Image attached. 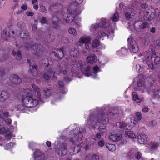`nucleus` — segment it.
Segmentation results:
<instances>
[{
  "instance_id": "obj_1",
  "label": "nucleus",
  "mask_w": 160,
  "mask_h": 160,
  "mask_svg": "<svg viewBox=\"0 0 160 160\" xmlns=\"http://www.w3.org/2000/svg\"><path fill=\"white\" fill-rule=\"evenodd\" d=\"M109 119L106 117L105 114L103 112L99 113L97 116L93 114H90L89 116L88 124L91 126H94L98 122L101 124L98 128L99 131L103 134L107 131L106 127L105 125L109 122Z\"/></svg>"
},
{
  "instance_id": "obj_2",
  "label": "nucleus",
  "mask_w": 160,
  "mask_h": 160,
  "mask_svg": "<svg viewBox=\"0 0 160 160\" xmlns=\"http://www.w3.org/2000/svg\"><path fill=\"white\" fill-rule=\"evenodd\" d=\"M25 46L28 50L30 49L33 50L34 57L37 59L39 58L43 53V47L40 44L32 45L31 43H26Z\"/></svg>"
},
{
  "instance_id": "obj_3",
  "label": "nucleus",
  "mask_w": 160,
  "mask_h": 160,
  "mask_svg": "<svg viewBox=\"0 0 160 160\" xmlns=\"http://www.w3.org/2000/svg\"><path fill=\"white\" fill-rule=\"evenodd\" d=\"M22 101V103L26 105L28 108L36 106L38 103L37 99H33L31 97L26 95L23 96Z\"/></svg>"
},
{
  "instance_id": "obj_4",
  "label": "nucleus",
  "mask_w": 160,
  "mask_h": 160,
  "mask_svg": "<svg viewBox=\"0 0 160 160\" xmlns=\"http://www.w3.org/2000/svg\"><path fill=\"white\" fill-rule=\"evenodd\" d=\"M81 11L76 8L75 10L70 11V13L68 14L65 18L67 23H71L75 19V17L80 14Z\"/></svg>"
},
{
  "instance_id": "obj_5",
  "label": "nucleus",
  "mask_w": 160,
  "mask_h": 160,
  "mask_svg": "<svg viewBox=\"0 0 160 160\" xmlns=\"http://www.w3.org/2000/svg\"><path fill=\"white\" fill-rule=\"evenodd\" d=\"M128 48L130 52L137 53L138 51V48L137 43L134 39L128 38L127 40Z\"/></svg>"
},
{
  "instance_id": "obj_6",
  "label": "nucleus",
  "mask_w": 160,
  "mask_h": 160,
  "mask_svg": "<svg viewBox=\"0 0 160 160\" xmlns=\"http://www.w3.org/2000/svg\"><path fill=\"white\" fill-rule=\"evenodd\" d=\"M67 145L65 143H62L60 145L59 148L57 150L59 156H64L67 154Z\"/></svg>"
},
{
  "instance_id": "obj_7",
  "label": "nucleus",
  "mask_w": 160,
  "mask_h": 160,
  "mask_svg": "<svg viewBox=\"0 0 160 160\" xmlns=\"http://www.w3.org/2000/svg\"><path fill=\"white\" fill-rule=\"evenodd\" d=\"M83 43H85L86 49H88L89 48V45L90 43V40L85 38H82L79 39V41L77 42V44L78 46H81Z\"/></svg>"
},
{
  "instance_id": "obj_8",
  "label": "nucleus",
  "mask_w": 160,
  "mask_h": 160,
  "mask_svg": "<svg viewBox=\"0 0 160 160\" xmlns=\"http://www.w3.org/2000/svg\"><path fill=\"white\" fill-rule=\"evenodd\" d=\"M55 50L52 51V53L55 57L58 59H62L64 56L63 50L61 49H56Z\"/></svg>"
},
{
  "instance_id": "obj_9",
  "label": "nucleus",
  "mask_w": 160,
  "mask_h": 160,
  "mask_svg": "<svg viewBox=\"0 0 160 160\" xmlns=\"http://www.w3.org/2000/svg\"><path fill=\"white\" fill-rule=\"evenodd\" d=\"M137 138L138 142L140 144H146L148 142V136L144 134L141 133L138 134Z\"/></svg>"
},
{
  "instance_id": "obj_10",
  "label": "nucleus",
  "mask_w": 160,
  "mask_h": 160,
  "mask_svg": "<svg viewBox=\"0 0 160 160\" xmlns=\"http://www.w3.org/2000/svg\"><path fill=\"white\" fill-rule=\"evenodd\" d=\"M9 79L12 82L15 84L21 83L22 82V80L20 78L14 74L11 75L9 77Z\"/></svg>"
},
{
  "instance_id": "obj_11",
  "label": "nucleus",
  "mask_w": 160,
  "mask_h": 160,
  "mask_svg": "<svg viewBox=\"0 0 160 160\" xmlns=\"http://www.w3.org/2000/svg\"><path fill=\"white\" fill-rule=\"evenodd\" d=\"M55 73V72L52 68H49L47 70L46 73L43 74V78L46 80H48L50 78V76L54 75Z\"/></svg>"
},
{
  "instance_id": "obj_12",
  "label": "nucleus",
  "mask_w": 160,
  "mask_h": 160,
  "mask_svg": "<svg viewBox=\"0 0 160 160\" xmlns=\"http://www.w3.org/2000/svg\"><path fill=\"white\" fill-rule=\"evenodd\" d=\"M10 95L8 92L6 91H2L0 94V102H3L9 98Z\"/></svg>"
},
{
  "instance_id": "obj_13",
  "label": "nucleus",
  "mask_w": 160,
  "mask_h": 160,
  "mask_svg": "<svg viewBox=\"0 0 160 160\" xmlns=\"http://www.w3.org/2000/svg\"><path fill=\"white\" fill-rule=\"evenodd\" d=\"M134 26L135 27L139 29H144L148 27V24L146 22H142L141 21H138L135 23Z\"/></svg>"
},
{
  "instance_id": "obj_14",
  "label": "nucleus",
  "mask_w": 160,
  "mask_h": 160,
  "mask_svg": "<svg viewBox=\"0 0 160 160\" xmlns=\"http://www.w3.org/2000/svg\"><path fill=\"white\" fill-rule=\"evenodd\" d=\"M142 118V114L140 112H137L135 113V116L133 119V123L134 125L136 124Z\"/></svg>"
},
{
  "instance_id": "obj_15",
  "label": "nucleus",
  "mask_w": 160,
  "mask_h": 160,
  "mask_svg": "<svg viewBox=\"0 0 160 160\" xmlns=\"http://www.w3.org/2000/svg\"><path fill=\"white\" fill-rule=\"evenodd\" d=\"M158 53H153L152 54L151 57V60L152 61H154V63L156 64L160 63V57L158 56Z\"/></svg>"
},
{
  "instance_id": "obj_16",
  "label": "nucleus",
  "mask_w": 160,
  "mask_h": 160,
  "mask_svg": "<svg viewBox=\"0 0 160 160\" xmlns=\"http://www.w3.org/2000/svg\"><path fill=\"white\" fill-rule=\"evenodd\" d=\"M38 65L35 64L33 65H29V69L32 75L36 77L38 74L37 71Z\"/></svg>"
},
{
  "instance_id": "obj_17",
  "label": "nucleus",
  "mask_w": 160,
  "mask_h": 160,
  "mask_svg": "<svg viewBox=\"0 0 160 160\" xmlns=\"http://www.w3.org/2000/svg\"><path fill=\"white\" fill-rule=\"evenodd\" d=\"M60 6V4H56L50 6L49 9L52 12V14L58 12L60 10L59 6Z\"/></svg>"
},
{
  "instance_id": "obj_18",
  "label": "nucleus",
  "mask_w": 160,
  "mask_h": 160,
  "mask_svg": "<svg viewBox=\"0 0 160 160\" xmlns=\"http://www.w3.org/2000/svg\"><path fill=\"white\" fill-rule=\"evenodd\" d=\"M45 91L44 96L46 98H48L55 92L54 90L51 88H47Z\"/></svg>"
},
{
  "instance_id": "obj_19",
  "label": "nucleus",
  "mask_w": 160,
  "mask_h": 160,
  "mask_svg": "<svg viewBox=\"0 0 160 160\" xmlns=\"http://www.w3.org/2000/svg\"><path fill=\"white\" fill-rule=\"evenodd\" d=\"M32 86L35 92L37 93L38 100L40 101H41V95L40 88L34 84H32Z\"/></svg>"
},
{
  "instance_id": "obj_20",
  "label": "nucleus",
  "mask_w": 160,
  "mask_h": 160,
  "mask_svg": "<svg viewBox=\"0 0 160 160\" xmlns=\"http://www.w3.org/2000/svg\"><path fill=\"white\" fill-rule=\"evenodd\" d=\"M110 140L114 142L119 141L121 139L120 135L118 134H114L111 135L109 137Z\"/></svg>"
},
{
  "instance_id": "obj_21",
  "label": "nucleus",
  "mask_w": 160,
  "mask_h": 160,
  "mask_svg": "<svg viewBox=\"0 0 160 160\" xmlns=\"http://www.w3.org/2000/svg\"><path fill=\"white\" fill-rule=\"evenodd\" d=\"M109 26V24L106 22L105 18H102L100 22L98 24V27L106 28Z\"/></svg>"
},
{
  "instance_id": "obj_22",
  "label": "nucleus",
  "mask_w": 160,
  "mask_h": 160,
  "mask_svg": "<svg viewBox=\"0 0 160 160\" xmlns=\"http://www.w3.org/2000/svg\"><path fill=\"white\" fill-rule=\"evenodd\" d=\"M91 67L89 66H87L85 67L84 70L83 71V73L85 76L88 77L92 75V73L91 71Z\"/></svg>"
},
{
  "instance_id": "obj_23",
  "label": "nucleus",
  "mask_w": 160,
  "mask_h": 160,
  "mask_svg": "<svg viewBox=\"0 0 160 160\" xmlns=\"http://www.w3.org/2000/svg\"><path fill=\"white\" fill-rule=\"evenodd\" d=\"M92 47L93 48L99 49L101 48V45L99 40L97 39H94L92 42Z\"/></svg>"
},
{
  "instance_id": "obj_24",
  "label": "nucleus",
  "mask_w": 160,
  "mask_h": 160,
  "mask_svg": "<svg viewBox=\"0 0 160 160\" xmlns=\"http://www.w3.org/2000/svg\"><path fill=\"white\" fill-rule=\"evenodd\" d=\"M96 57L95 55H89L87 58V61L91 64H93L95 62Z\"/></svg>"
},
{
  "instance_id": "obj_25",
  "label": "nucleus",
  "mask_w": 160,
  "mask_h": 160,
  "mask_svg": "<svg viewBox=\"0 0 160 160\" xmlns=\"http://www.w3.org/2000/svg\"><path fill=\"white\" fill-rule=\"evenodd\" d=\"M12 54L14 56H16V58L17 60H20L22 58V56L19 51L16 52L15 51L13 50L12 51Z\"/></svg>"
},
{
  "instance_id": "obj_26",
  "label": "nucleus",
  "mask_w": 160,
  "mask_h": 160,
  "mask_svg": "<svg viewBox=\"0 0 160 160\" xmlns=\"http://www.w3.org/2000/svg\"><path fill=\"white\" fill-rule=\"evenodd\" d=\"M9 112L7 111H3V110L1 109L0 110V118L3 119L7 118L9 115Z\"/></svg>"
},
{
  "instance_id": "obj_27",
  "label": "nucleus",
  "mask_w": 160,
  "mask_h": 160,
  "mask_svg": "<svg viewBox=\"0 0 160 160\" xmlns=\"http://www.w3.org/2000/svg\"><path fill=\"white\" fill-rule=\"evenodd\" d=\"M28 107H26L25 104L22 103V104H19L18 106V110L21 111L23 112H25L26 110L27 109Z\"/></svg>"
},
{
  "instance_id": "obj_28",
  "label": "nucleus",
  "mask_w": 160,
  "mask_h": 160,
  "mask_svg": "<svg viewBox=\"0 0 160 160\" xmlns=\"http://www.w3.org/2000/svg\"><path fill=\"white\" fill-rule=\"evenodd\" d=\"M9 32H7L6 29L3 30V33L2 34L4 39L6 41H8V39L9 38Z\"/></svg>"
},
{
  "instance_id": "obj_29",
  "label": "nucleus",
  "mask_w": 160,
  "mask_h": 160,
  "mask_svg": "<svg viewBox=\"0 0 160 160\" xmlns=\"http://www.w3.org/2000/svg\"><path fill=\"white\" fill-rule=\"evenodd\" d=\"M79 54L78 51L75 48H72L70 52V54L71 55L74 57H77Z\"/></svg>"
},
{
  "instance_id": "obj_30",
  "label": "nucleus",
  "mask_w": 160,
  "mask_h": 160,
  "mask_svg": "<svg viewBox=\"0 0 160 160\" xmlns=\"http://www.w3.org/2000/svg\"><path fill=\"white\" fill-rule=\"evenodd\" d=\"M106 148L109 151L112 152L116 150V146L113 144H107L106 145Z\"/></svg>"
},
{
  "instance_id": "obj_31",
  "label": "nucleus",
  "mask_w": 160,
  "mask_h": 160,
  "mask_svg": "<svg viewBox=\"0 0 160 160\" xmlns=\"http://www.w3.org/2000/svg\"><path fill=\"white\" fill-rule=\"evenodd\" d=\"M132 95V99L133 100L136 101L137 102H140L142 101V100L138 98V95L135 92H133Z\"/></svg>"
},
{
  "instance_id": "obj_32",
  "label": "nucleus",
  "mask_w": 160,
  "mask_h": 160,
  "mask_svg": "<svg viewBox=\"0 0 160 160\" xmlns=\"http://www.w3.org/2000/svg\"><path fill=\"white\" fill-rule=\"evenodd\" d=\"M105 37H107L108 38L109 36L107 34L103 32H100L98 33V35L97 36V37L99 39H101L102 38Z\"/></svg>"
},
{
  "instance_id": "obj_33",
  "label": "nucleus",
  "mask_w": 160,
  "mask_h": 160,
  "mask_svg": "<svg viewBox=\"0 0 160 160\" xmlns=\"http://www.w3.org/2000/svg\"><path fill=\"white\" fill-rule=\"evenodd\" d=\"M20 36L21 38H28V34L26 30H24L21 31Z\"/></svg>"
},
{
  "instance_id": "obj_34",
  "label": "nucleus",
  "mask_w": 160,
  "mask_h": 160,
  "mask_svg": "<svg viewBox=\"0 0 160 160\" xmlns=\"http://www.w3.org/2000/svg\"><path fill=\"white\" fill-rule=\"evenodd\" d=\"M126 135L128 136V137L132 138L135 137V134L132 131H128L125 132Z\"/></svg>"
},
{
  "instance_id": "obj_35",
  "label": "nucleus",
  "mask_w": 160,
  "mask_h": 160,
  "mask_svg": "<svg viewBox=\"0 0 160 160\" xmlns=\"http://www.w3.org/2000/svg\"><path fill=\"white\" fill-rule=\"evenodd\" d=\"M119 15L118 12H116L114 13L112 19L113 22H116L119 20Z\"/></svg>"
},
{
  "instance_id": "obj_36",
  "label": "nucleus",
  "mask_w": 160,
  "mask_h": 160,
  "mask_svg": "<svg viewBox=\"0 0 160 160\" xmlns=\"http://www.w3.org/2000/svg\"><path fill=\"white\" fill-rule=\"evenodd\" d=\"M68 31L69 33L71 34H72L74 36L77 35V32L76 30L74 28H69L68 30Z\"/></svg>"
},
{
  "instance_id": "obj_37",
  "label": "nucleus",
  "mask_w": 160,
  "mask_h": 160,
  "mask_svg": "<svg viewBox=\"0 0 160 160\" xmlns=\"http://www.w3.org/2000/svg\"><path fill=\"white\" fill-rule=\"evenodd\" d=\"M74 131H75V132H73L74 133L73 134L75 136L77 137L78 135L81 133L82 132L80 131V128H76L75 129Z\"/></svg>"
},
{
  "instance_id": "obj_38",
  "label": "nucleus",
  "mask_w": 160,
  "mask_h": 160,
  "mask_svg": "<svg viewBox=\"0 0 160 160\" xmlns=\"http://www.w3.org/2000/svg\"><path fill=\"white\" fill-rule=\"evenodd\" d=\"M17 26L20 29H23L25 28V25L23 22L21 21L17 23Z\"/></svg>"
},
{
  "instance_id": "obj_39",
  "label": "nucleus",
  "mask_w": 160,
  "mask_h": 160,
  "mask_svg": "<svg viewBox=\"0 0 160 160\" xmlns=\"http://www.w3.org/2000/svg\"><path fill=\"white\" fill-rule=\"evenodd\" d=\"M127 124L123 122H120L119 124V127L121 129H128V128H127Z\"/></svg>"
},
{
  "instance_id": "obj_40",
  "label": "nucleus",
  "mask_w": 160,
  "mask_h": 160,
  "mask_svg": "<svg viewBox=\"0 0 160 160\" xmlns=\"http://www.w3.org/2000/svg\"><path fill=\"white\" fill-rule=\"evenodd\" d=\"M99 157L98 155L95 154L92 155L89 159V160H99Z\"/></svg>"
},
{
  "instance_id": "obj_41",
  "label": "nucleus",
  "mask_w": 160,
  "mask_h": 160,
  "mask_svg": "<svg viewBox=\"0 0 160 160\" xmlns=\"http://www.w3.org/2000/svg\"><path fill=\"white\" fill-rule=\"evenodd\" d=\"M125 16L126 20H129L131 18V14L128 12H127L125 13Z\"/></svg>"
},
{
  "instance_id": "obj_42",
  "label": "nucleus",
  "mask_w": 160,
  "mask_h": 160,
  "mask_svg": "<svg viewBox=\"0 0 160 160\" xmlns=\"http://www.w3.org/2000/svg\"><path fill=\"white\" fill-rule=\"evenodd\" d=\"M53 28L56 29L58 30L59 29V25L56 21H53L52 22Z\"/></svg>"
},
{
  "instance_id": "obj_43",
  "label": "nucleus",
  "mask_w": 160,
  "mask_h": 160,
  "mask_svg": "<svg viewBox=\"0 0 160 160\" xmlns=\"http://www.w3.org/2000/svg\"><path fill=\"white\" fill-rule=\"evenodd\" d=\"M115 113L112 112V111L108 112L107 114V116L109 118H112L114 116Z\"/></svg>"
},
{
  "instance_id": "obj_44",
  "label": "nucleus",
  "mask_w": 160,
  "mask_h": 160,
  "mask_svg": "<svg viewBox=\"0 0 160 160\" xmlns=\"http://www.w3.org/2000/svg\"><path fill=\"white\" fill-rule=\"evenodd\" d=\"M78 67H79L80 70L81 71L83 72V71L84 70L85 68L84 67V65L82 63L79 62L78 64L77 65Z\"/></svg>"
},
{
  "instance_id": "obj_45",
  "label": "nucleus",
  "mask_w": 160,
  "mask_h": 160,
  "mask_svg": "<svg viewBox=\"0 0 160 160\" xmlns=\"http://www.w3.org/2000/svg\"><path fill=\"white\" fill-rule=\"evenodd\" d=\"M40 8L41 12L45 13H46L47 12V10L44 6L41 5L40 7Z\"/></svg>"
},
{
  "instance_id": "obj_46",
  "label": "nucleus",
  "mask_w": 160,
  "mask_h": 160,
  "mask_svg": "<svg viewBox=\"0 0 160 160\" xmlns=\"http://www.w3.org/2000/svg\"><path fill=\"white\" fill-rule=\"evenodd\" d=\"M47 22V20L46 17H43L40 20L41 23L44 24H45Z\"/></svg>"
},
{
  "instance_id": "obj_47",
  "label": "nucleus",
  "mask_w": 160,
  "mask_h": 160,
  "mask_svg": "<svg viewBox=\"0 0 160 160\" xmlns=\"http://www.w3.org/2000/svg\"><path fill=\"white\" fill-rule=\"evenodd\" d=\"M155 95L160 99V90H157L155 92Z\"/></svg>"
},
{
  "instance_id": "obj_48",
  "label": "nucleus",
  "mask_w": 160,
  "mask_h": 160,
  "mask_svg": "<svg viewBox=\"0 0 160 160\" xmlns=\"http://www.w3.org/2000/svg\"><path fill=\"white\" fill-rule=\"evenodd\" d=\"M142 155V154L140 152H138L135 154L136 157L137 159L140 158Z\"/></svg>"
},
{
  "instance_id": "obj_49",
  "label": "nucleus",
  "mask_w": 160,
  "mask_h": 160,
  "mask_svg": "<svg viewBox=\"0 0 160 160\" xmlns=\"http://www.w3.org/2000/svg\"><path fill=\"white\" fill-rule=\"evenodd\" d=\"M105 144V141L104 140H101L99 141L98 142V145L100 147L103 146Z\"/></svg>"
},
{
  "instance_id": "obj_50",
  "label": "nucleus",
  "mask_w": 160,
  "mask_h": 160,
  "mask_svg": "<svg viewBox=\"0 0 160 160\" xmlns=\"http://www.w3.org/2000/svg\"><path fill=\"white\" fill-rule=\"evenodd\" d=\"M98 27V25H92L90 28V30L94 31L95 29L96 30V29Z\"/></svg>"
},
{
  "instance_id": "obj_51",
  "label": "nucleus",
  "mask_w": 160,
  "mask_h": 160,
  "mask_svg": "<svg viewBox=\"0 0 160 160\" xmlns=\"http://www.w3.org/2000/svg\"><path fill=\"white\" fill-rule=\"evenodd\" d=\"M149 109L147 107H144L142 110L143 112H147L149 111Z\"/></svg>"
},
{
  "instance_id": "obj_52",
  "label": "nucleus",
  "mask_w": 160,
  "mask_h": 160,
  "mask_svg": "<svg viewBox=\"0 0 160 160\" xmlns=\"http://www.w3.org/2000/svg\"><path fill=\"white\" fill-rule=\"evenodd\" d=\"M93 69L94 72H98L99 69V68L97 65H96L95 66H94L93 68Z\"/></svg>"
},
{
  "instance_id": "obj_53",
  "label": "nucleus",
  "mask_w": 160,
  "mask_h": 160,
  "mask_svg": "<svg viewBox=\"0 0 160 160\" xmlns=\"http://www.w3.org/2000/svg\"><path fill=\"white\" fill-rule=\"evenodd\" d=\"M141 6L142 8L146 9L148 7V5L146 3H144L142 4Z\"/></svg>"
},
{
  "instance_id": "obj_54",
  "label": "nucleus",
  "mask_w": 160,
  "mask_h": 160,
  "mask_svg": "<svg viewBox=\"0 0 160 160\" xmlns=\"http://www.w3.org/2000/svg\"><path fill=\"white\" fill-rule=\"evenodd\" d=\"M6 130L5 128H2L0 129V133L1 134H3L5 133Z\"/></svg>"
},
{
  "instance_id": "obj_55",
  "label": "nucleus",
  "mask_w": 160,
  "mask_h": 160,
  "mask_svg": "<svg viewBox=\"0 0 160 160\" xmlns=\"http://www.w3.org/2000/svg\"><path fill=\"white\" fill-rule=\"evenodd\" d=\"M4 120L8 124H10L11 123L12 120L11 119L7 118Z\"/></svg>"
},
{
  "instance_id": "obj_56",
  "label": "nucleus",
  "mask_w": 160,
  "mask_h": 160,
  "mask_svg": "<svg viewBox=\"0 0 160 160\" xmlns=\"http://www.w3.org/2000/svg\"><path fill=\"white\" fill-rule=\"evenodd\" d=\"M83 0H75V5L80 4H81Z\"/></svg>"
},
{
  "instance_id": "obj_57",
  "label": "nucleus",
  "mask_w": 160,
  "mask_h": 160,
  "mask_svg": "<svg viewBox=\"0 0 160 160\" xmlns=\"http://www.w3.org/2000/svg\"><path fill=\"white\" fill-rule=\"evenodd\" d=\"M58 84L59 86L61 87H63L64 86V84L63 82L61 81H59L58 82Z\"/></svg>"
},
{
  "instance_id": "obj_58",
  "label": "nucleus",
  "mask_w": 160,
  "mask_h": 160,
  "mask_svg": "<svg viewBox=\"0 0 160 160\" xmlns=\"http://www.w3.org/2000/svg\"><path fill=\"white\" fill-rule=\"evenodd\" d=\"M148 67L152 69H153L154 68V66L153 64L152 63H148Z\"/></svg>"
},
{
  "instance_id": "obj_59",
  "label": "nucleus",
  "mask_w": 160,
  "mask_h": 160,
  "mask_svg": "<svg viewBox=\"0 0 160 160\" xmlns=\"http://www.w3.org/2000/svg\"><path fill=\"white\" fill-rule=\"evenodd\" d=\"M26 15L28 16H32L34 15V13L30 11H28L26 13Z\"/></svg>"
},
{
  "instance_id": "obj_60",
  "label": "nucleus",
  "mask_w": 160,
  "mask_h": 160,
  "mask_svg": "<svg viewBox=\"0 0 160 160\" xmlns=\"http://www.w3.org/2000/svg\"><path fill=\"white\" fill-rule=\"evenodd\" d=\"M101 135L99 133H98L96 134L95 138H97L98 140H99L101 138Z\"/></svg>"
},
{
  "instance_id": "obj_61",
  "label": "nucleus",
  "mask_w": 160,
  "mask_h": 160,
  "mask_svg": "<svg viewBox=\"0 0 160 160\" xmlns=\"http://www.w3.org/2000/svg\"><path fill=\"white\" fill-rule=\"evenodd\" d=\"M158 145L157 143H154L152 145V148L154 149H156L158 148Z\"/></svg>"
},
{
  "instance_id": "obj_62",
  "label": "nucleus",
  "mask_w": 160,
  "mask_h": 160,
  "mask_svg": "<svg viewBox=\"0 0 160 160\" xmlns=\"http://www.w3.org/2000/svg\"><path fill=\"white\" fill-rule=\"evenodd\" d=\"M32 2L33 5L37 4H38V2L37 0H32Z\"/></svg>"
},
{
  "instance_id": "obj_63",
  "label": "nucleus",
  "mask_w": 160,
  "mask_h": 160,
  "mask_svg": "<svg viewBox=\"0 0 160 160\" xmlns=\"http://www.w3.org/2000/svg\"><path fill=\"white\" fill-rule=\"evenodd\" d=\"M38 151V150H37L35 151V152H34V153H33V155H34V156L35 158H37L39 156L38 155H37V152Z\"/></svg>"
},
{
  "instance_id": "obj_64",
  "label": "nucleus",
  "mask_w": 160,
  "mask_h": 160,
  "mask_svg": "<svg viewBox=\"0 0 160 160\" xmlns=\"http://www.w3.org/2000/svg\"><path fill=\"white\" fill-rule=\"evenodd\" d=\"M46 144L48 147H50L51 146V142L50 141H48L46 142Z\"/></svg>"
}]
</instances>
